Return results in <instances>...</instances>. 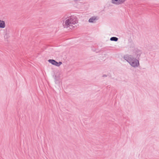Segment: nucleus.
<instances>
[{
  "label": "nucleus",
  "instance_id": "39448f33",
  "mask_svg": "<svg viewBox=\"0 0 159 159\" xmlns=\"http://www.w3.org/2000/svg\"><path fill=\"white\" fill-rule=\"evenodd\" d=\"M98 19L97 16H93L90 18L89 20V21L90 23H94L96 21L98 20Z\"/></svg>",
  "mask_w": 159,
  "mask_h": 159
},
{
  "label": "nucleus",
  "instance_id": "20e7f679",
  "mask_svg": "<svg viewBox=\"0 0 159 159\" xmlns=\"http://www.w3.org/2000/svg\"><path fill=\"white\" fill-rule=\"evenodd\" d=\"M125 1V0H112L111 2L115 4L119 5L123 3Z\"/></svg>",
  "mask_w": 159,
  "mask_h": 159
},
{
  "label": "nucleus",
  "instance_id": "6e6552de",
  "mask_svg": "<svg viewBox=\"0 0 159 159\" xmlns=\"http://www.w3.org/2000/svg\"><path fill=\"white\" fill-rule=\"evenodd\" d=\"M107 75H102V77H107Z\"/></svg>",
  "mask_w": 159,
  "mask_h": 159
},
{
  "label": "nucleus",
  "instance_id": "f257e3e1",
  "mask_svg": "<svg viewBox=\"0 0 159 159\" xmlns=\"http://www.w3.org/2000/svg\"><path fill=\"white\" fill-rule=\"evenodd\" d=\"M63 19V25L64 28L72 30L75 29L77 27L78 21L74 16L66 17Z\"/></svg>",
  "mask_w": 159,
  "mask_h": 159
},
{
  "label": "nucleus",
  "instance_id": "7ed1b4c3",
  "mask_svg": "<svg viewBox=\"0 0 159 159\" xmlns=\"http://www.w3.org/2000/svg\"><path fill=\"white\" fill-rule=\"evenodd\" d=\"M48 61L52 65L58 67L59 66L62 64V62H61L60 61L59 62H58L53 59H49L48 60Z\"/></svg>",
  "mask_w": 159,
  "mask_h": 159
},
{
  "label": "nucleus",
  "instance_id": "f03ea898",
  "mask_svg": "<svg viewBox=\"0 0 159 159\" xmlns=\"http://www.w3.org/2000/svg\"><path fill=\"white\" fill-rule=\"evenodd\" d=\"M123 58L134 67H137L139 65V61L131 55H125Z\"/></svg>",
  "mask_w": 159,
  "mask_h": 159
},
{
  "label": "nucleus",
  "instance_id": "423d86ee",
  "mask_svg": "<svg viewBox=\"0 0 159 159\" xmlns=\"http://www.w3.org/2000/svg\"><path fill=\"white\" fill-rule=\"evenodd\" d=\"M5 27V23L4 21L0 20V28H4Z\"/></svg>",
  "mask_w": 159,
  "mask_h": 159
},
{
  "label": "nucleus",
  "instance_id": "9d476101",
  "mask_svg": "<svg viewBox=\"0 0 159 159\" xmlns=\"http://www.w3.org/2000/svg\"><path fill=\"white\" fill-rule=\"evenodd\" d=\"M7 36V34H6V35H5V36H4V37H5V36Z\"/></svg>",
  "mask_w": 159,
  "mask_h": 159
},
{
  "label": "nucleus",
  "instance_id": "1a4fd4ad",
  "mask_svg": "<svg viewBox=\"0 0 159 159\" xmlns=\"http://www.w3.org/2000/svg\"><path fill=\"white\" fill-rule=\"evenodd\" d=\"M73 1H77L78 0H73Z\"/></svg>",
  "mask_w": 159,
  "mask_h": 159
},
{
  "label": "nucleus",
  "instance_id": "0eeeda50",
  "mask_svg": "<svg viewBox=\"0 0 159 159\" xmlns=\"http://www.w3.org/2000/svg\"><path fill=\"white\" fill-rule=\"evenodd\" d=\"M110 40L112 41H117L118 40V39L116 37H111L110 38Z\"/></svg>",
  "mask_w": 159,
  "mask_h": 159
}]
</instances>
